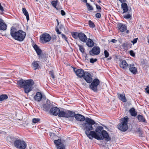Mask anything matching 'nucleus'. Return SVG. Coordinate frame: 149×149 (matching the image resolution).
<instances>
[{"label": "nucleus", "mask_w": 149, "mask_h": 149, "mask_svg": "<svg viewBox=\"0 0 149 149\" xmlns=\"http://www.w3.org/2000/svg\"><path fill=\"white\" fill-rule=\"evenodd\" d=\"M74 116L76 120L80 122H83L85 120V123L82 124L83 129L85 130V134L91 139L94 138L97 140H105L108 141L111 140L107 132L103 130V127L101 126L97 127L95 131H92L94 130L93 125L95 123L93 120L86 117L85 118L83 115L79 114H75L74 112Z\"/></svg>", "instance_id": "f257e3e1"}, {"label": "nucleus", "mask_w": 149, "mask_h": 149, "mask_svg": "<svg viewBox=\"0 0 149 149\" xmlns=\"http://www.w3.org/2000/svg\"><path fill=\"white\" fill-rule=\"evenodd\" d=\"M84 79L88 83L91 84L89 86V88L94 92L98 91V90L97 86L100 84L99 80L95 78L93 81V78L89 72H86L85 74L83 76Z\"/></svg>", "instance_id": "f03ea898"}, {"label": "nucleus", "mask_w": 149, "mask_h": 149, "mask_svg": "<svg viewBox=\"0 0 149 149\" xmlns=\"http://www.w3.org/2000/svg\"><path fill=\"white\" fill-rule=\"evenodd\" d=\"M10 34L15 40L22 42L25 39L26 33L22 30L17 31L15 27L12 26L11 28Z\"/></svg>", "instance_id": "7ed1b4c3"}, {"label": "nucleus", "mask_w": 149, "mask_h": 149, "mask_svg": "<svg viewBox=\"0 0 149 149\" xmlns=\"http://www.w3.org/2000/svg\"><path fill=\"white\" fill-rule=\"evenodd\" d=\"M34 84L33 81L31 79L27 80L21 79L17 81L18 85L24 89V92L26 93H28L31 91Z\"/></svg>", "instance_id": "20e7f679"}, {"label": "nucleus", "mask_w": 149, "mask_h": 149, "mask_svg": "<svg viewBox=\"0 0 149 149\" xmlns=\"http://www.w3.org/2000/svg\"><path fill=\"white\" fill-rule=\"evenodd\" d=\"M58 136L54 133H52L50 135V138L54 140V143L58 149H65V146L61 142V139H57Z\"/></svg>", "instance_id": "39448f33"}, {"label": "nucleus", "mask_w": 149, "mask_h": 149, "mask_svg": "<svg viewBox=\"0 0 149 149\" xmlns=\"http://www.w3.org/2000/svg\"><path fill=\"white\" fill-rule=\"evenodd\" d=\"M129 118L127 116L121 119V123L118 126V129L123 132L126 131L128 129V122Z\"/></svg>", "instance_id": "423d86ee"}, {"label": "nucleus", "mask_w": 149, "mask_h": 149, "mask_svg": "<svg viewBox=\"0 0 149 149\" xmlns=\"http://www.w3.org/2000/svg\"><path fill=\"white\" fill-rule=\"evenodd\" d=\"M74 114V112L70 110L64 109L63 111L60 110L58 116L59 117L68 118L70 117H73Z\"/></svg>", "instance_id": "0eeeda50"}, {"label": "nucleus", "mask_w": 149, "mask_h": 149, "mask_svg": "<svg viewBox=\"0 0 149 149\" xmlns=\"http://www.w3.org/2000/svg\"><path fill=\"white\" fill-rule=\"evenodd\" d=\"M34 49L36 52L37 54L39 55V59L42 62H44L47 60V57L45 54H41L42 51L38 46L36 45H34L33 46Z\"/></svg>", "instance_id": "6e6552de"}, {"label": "nucleus", "mask_w": 149, "mask_h": 149, "mask_svg": "<svg viewBox=\"0 0 149 149\" xmlns=\"http://www.w3.org/2000/svg\"><path fill=\"white\" fill-rule=\"evenodd\" d=\"M14 146L19 149H25L27 146V144L23 140L17 138L14 143Z\"/></svg>", "instance_id": "1a4fd4ad"}, {"label": "nucleus", "mask_w": 149, "mask_h": 149, "mask_svg": "<svg viewBox=\"0 0 149 149\" xmlns=\"http://www.w3.org/2000/svg\"><path fill=\"white\" fill-rule=\"evenodd\" d=\"M51 39V37L49 34L47 33H44L40 36V41L43 43H46L49 42Z\"/></svg>", "instance_id": "9d476101"}, {"label": "nucleus", "mask_w": 149, "mask_h": 149, "mask_svg": "<svg viewBox=\"0 0 149 149\" xmlns=\"http://www.w3.org/2000/svg\"><path fill=\"white\" fill-rule=\"evenodd\" d=\"M100 52V48L97 46H95L92 49L89 51V54L90 55L93 56L95 55H98Z\"/></svg>", "instance_id": "9b49d317"}, {"label": "nucleus", "mask_w": 149, "mask_h": 149, "mask_svg": "<svg viewBox=\"0 0 149 149\" xmlns=\"http://www.w3.org/2000/svg\"><path fill=\"white\" fill-rule=\"evenodd\" d=\"M45 97V95H42L40 92H37L34 96V99L35 101L39 102L41 101L42 98Z\"/></svg>", "instance_id": "f8f14e48"}, {"label": "nucleus", "mask_w": 149, "mask_h": 149, "mask_svg": "<svg viewBox=\"0 0 149 149\" xmlns=\"http://www.w3.org/2000/svg\"><path fill=\"white\" fill-rule=\"evenodd\" d=\"M74 70L76 75L80 78L83 77L86 73V72L82 69H78L76 70H75L74 69Z\"/></svg>", "instance_id": "ddd939ff"}, {"label": "nucleus", "mask_w": 149, "mask_h": 149, "mask_svg": "<svg viewBox=\"0 0 149 149\" xmlns=\"http://www.w3.org/2000/svg\"><path fill=\"white\" fill-rule=\"evenodd\" d=\"M59 111V109L57 107L52 108L50 111V113L55 116H58Z\"/></svg>", "instance_id": "4468645a"}, {"label": "nucleus", "mask_w": 149, "mask_h": 149, "mask_svg": "<svg viewBox=\"0 0 149 149\" xmlns=\"http://www.w3.org/2000/svg\"><path fill=\"white\" fill-rule=\"evenodd\" d=\"M17 138L13 136H7L6 139L9 143H13L14 145L15 141L17 140Z\"/></svg>", "instance_id": "2eb2a0df"}, {"label": "nucleus", "mask_w": 149, "mask_h": 149, "mask_svg": "<svg viewBox=\"0 0 149 149\" xmlns=\"http://www.w3.org/2000/svg\"><path fill=\"white\" fill-rule=\"evenodd\" d=\"M129 70L133 74H136L137 72V68L134 66V64L129 65Z\"/></svg>", "instance_id": "dca6fc26"}, {"label": "nucleus", "mask_w": 149, "mask_h": 149, "mask_svg": "<svg viewBox=\"0 0 149 149\" xmlns=\"http://www.w3.org/2000/svg\"><path fill=\"white\" fill-rule=\"evenodd\" d=\"M78 38L80 40L84 42H86L87 39L86 36L82 32L79 33Z\"/></svg>", "instance_id": "f3484780"}, {"label": "nucleus", "mask_w": 149, "mask_h": 149, "mask_svg": "<svg viewBox=\"0 0 149 149\" xmlns=\"http://www.w3.org/2000/svg\"><path fill=\"white\" fill-rule=\"evenodd\" d=\"M7 28V26L4 22V21L0 18V30L5 31Z\"/></svg>", "instance_id": "a211bd4d"}, {"label": "nucleus", "mask_w": 149, "mask_h": 149, "mask_svg": "<svg viewBox=\"0 0 149 149\" xmlns=\"http://www.w3.org/2000/svg\"><path fill=\"white\" fill-rule=\"evenodd\" d=\"M120 67L125 70H126L129 65L125 60L122 61L120 63Z\"/></svg>", "instance_id": "6ab92c4d"}, {"label": "nucleus", "mask_w": 149, "mask_h": 149, "mask_svg": "<svg viewBox=\"0 0 149 149\" xmlns=\"http://www.w3.org/2000/svg\"><path fill=\"white\" fill-rule=\"evenodd\" d=\"M39 62V61H34L32 62L31 64V67L34 70L38 69L40 68Z\"/></svg>", "instance_id": "aec40b11"}, {"label": "nucleus", "mask_w": 149, "mask_h": 149, "mask_svg": "<svg viewBox=\"0 0 149 149\" xmlns=\"http://www.w3.org/2000/svg\"><path fill=\"white\" fill-rule=\"evenodd\" d=\"M118 28L120 31L123 32L126 30L127 29V26L122 23H119L118 24Z\"/></svg>", "instance_id": "412c9836"}, {"label": "nucleus", "mask_w": 149, "mask_h": 149, "mask_svg": "<svg viewBox=\"0 0 149 149\" xmlns=\"http://www.w3.org/2000/svg\"><path fill=\"white\" fill-rule=\"evenodd\" d=\"M87 41H86V44L89 47H92L93 46L94 43L93 40L90 38L87 39Z\"/></svg>", "instance_id": "4be33fe9"}, {"label": "nucleus", "mask_w": 149, "mask_h": 149, "mask_svg": "<svg viewBox=\"0 0 149 149\" xmlns=\"http://www.w3.org/2000/svg\"><path fill=\"white\" fill-rule=\"evenodd\" d=\"M121 8L123 11V14L126 13L128 10V7L127 4L126 3H123L121 5Z\"/></svg>", "instance_id": "5701e85b"}, {"label": "nucleus", "mask_w": 149, "mask_h": 149, "mask_svg": "<svg viewBox=\"0 0 149 149\" xmlns=\"http://www.w3.org/2000/svg\"><path fill=\"white\" fill-rule=\"evenodd\" d=\"M129 112L131 116L135 117L137 115V112L135 111L134 108H132L129 110Z\"/></svg>", "instance_id": "b1692460"}, {"label": "nucleus", "mask_w": 149, "mask_h": 149, "mask_svg": "<svg viewBox=\"0 0 149 149\" xmlns=\"http://www.w3.org/2000/svg\"><path fill=\"white\" fill-rule=\"evenodd\" d=\"M118 95L120 100L123 102H125L127 101V100L125 96V94L124 95L120 94H118Z\"/></svg>", "instance_id": "393cba45"}, {"label": "nucleus", "mask_w": 149, "mask_h": 149, "mask_svg": "<svg viewBox=\"0 0 149 149\" xmlns=\"http://www.w3.org/2000/svg\"><path fill=\"white\" fill-rule=\"evenodd\" d=\"M22 12L24 15L26 17L27 20L28 21L29 19V16L28 12L25 8H22Z\"/></svg>", "instance_id": "a878e982"}, {"label": "nucleus", "mask_w": 149, "mask_h": 149, "mask_svg": "<svg viewBox=\"0 0 149 149\" xmlns=\"http://www.w3.org/2000/svg\"><path fill=\"white\" fill-rule=\"evenodd\" d=\"M137 118L139 122H145L146 121V119L143 116L140 114L137 116Z\"/></svg>", "instance_id": "bb28decb"}, {"label": "nucleus", "mask_w": 149, "mask_h": 149, "mask_svg": "<svg viewBox=\"0 0 149 149\" xmlns=\"http://www.w3.org/2000/svg\"><path fill=\"white\" fill-rule=\"evenodd\" d=\"M8 98V96L6 94L0 95V101L2 102L4 100H6Z\"/></svg>", "instance_id": "cd10ccee"}, {"label": "nucleus", "mask_w": 149, "mask_h": 149, "mask_svg": "<svg viewBox=\"0 0 149 149\" xmlns=\"http://www.w3.org/2000/svg\"><path fill=\"white\" fill-rule=\"evenodd\" d=\"M50 105L48 104H46L43 106L44 110L46 111H48L50 108Z\"/></svg>", "instance_id": "c85d7f7f"}, {"label": "nucleus", "mask_w": 149, "mask_h": 149, "mask_svg": "<svg viewBox=\"0 0 149 149\" xmlns=\"http://www.w3.org/2000/svg\"><path fill=\"white\" fill-rule=\"evenodd\" d=\"M79 35V33L76 32H72L71 33L72 37L75 39H77L78 38Z\"/></svg>", "instance_id": "c756f323"}, {"label": "nucleus", "mask_w": 149, "mask_h": 149, "mask_svg": "<svg viewBox=\"0 0 149 149\" xmlns=\"http://www.w3.org/2000/svg\"><path fill=\"white\" fill-rule=\"evenodd\" d=\"M124 18L126 19H128L131 20L132 19V15L130 14H128L126 15H124L123 16Z\"/></svg>", "instance_id": "7c9ffc66"}, {"label": "nucleus", "mask_w": 149, "mask_h": 149, "mask_svg": "<svg viewBox=\"0 0 149 149\" xmlns=\"http://www.w3.org/2000/svg\"><path fill=\"white\" fill-rule=\"evenodd\" d=\"M86 5L88 10H93V7L89 3L86 4Z\"/></svg>", "instance_id": "2f4dec72"}, {"label": "nucleus", "mask_w": 149, "mask_h": 149, "mask_svg": "<svg viewBox=\"0 0 149 149\" xmlns=\"http://www.w3.org/2000/svg\"><path fill=\"white\" fill-rule=\"evenodd\" d=\"M88 24L89 25V26L91 28H94L95 26V25L93 22L90 20L88 22Z\"/></svg>", "instance_id": "473e14b6"}, {"label": "nucleus", "mask_w": 149, "mask_h": 149, "mask_svg": "<svg viewBox=\"0 0 149 149\" xmlns=\"http://www.w3.org/2000/svg\"><path fill=\"white\" fill-rule=\"evenodd\" d=\"M58 1L57 0L53 1L51 2V4L53 7H54V8H56L58 3Z\"/></svg>", "instance_id": "72a5a7b5"}, {"label": "nucleus", "mask_w": 149, "mask_h": 149, "mask_svg": "<svg viewBox=\"0 0 149 149\" xmlns=\"http://www.w3.org/2000/svg\"><path fill=\"white\" fill-rule=\"evenodd\" d=\"M40 120V119L38 118H33L32 120V122L34 123H36Z\"/></svg>", "instance_id": "f704fd0d"}, {"label": "nucleus", "mask_w": 149, "mask_h": 149, "mask_svg": "<svg viewBox=\"0 0 149 149\" xmlns=\"http://www.w3.org/2000/svg\"><path fill=\"white\" fill-rule=\"evenodd\" d=\"M128 45V43L127 42H125L123 43L122 46L124 49L126 48Z\"/></svg>", "instance_id": "c9c22d12"}, {"label": "nucleus", "mask_w": 149, "mask_h": 149, "mask_svg": "<svg viewBox=\"0 0 149 149\" xmlns=\"http://www.w3.org/2000/svg\"><path fill=\"white\" fill-rule=\"evenodd\" d=\"M79 47L80 51L82 53H84V50L83 47L81 45H79Z\"/></svg>", "instance_id": "e433bc0d"}, {"label": "nucleus", "mask_w": 149, "mask_h": 149, "mask_svg": "<svg viewBox=\"0 0 149 149\" xmlns=\"http://www.w3.org/2000/svg\"><path fill=\"white\" fill-rule=\"evenodd\" d=\"M97 61V58L93 59V58H91L90 60V62L91 63H93Z\"/></svg>", "instance_id": "4c0bfd02"}, {"label": "nucleus", "mask_w": 149, "mask_h": 149, "mask_svg": "<svg viewBox=\"0 0 149 149\" xmlns=\"http://www.w3.org/2000/svg\"><path fill=\"white\" fill-rule=\"evenodd\" d=\"M104 56L106 58H107L109 56V53L108 52V51L107 50H104Z\"/></svg>", "instance_id": "58836bf2"}, {"label": "nucleus", "mask_w": 149, "mask_h": 149, "mask_svg": "<svg viewBox=\"0 0 149 149\" xmlns=\"http://www.w3.org/2000/svg\"><path fill=\"white\" fill-rule=\"evenodd\" d=\"M50 76L52 77V78L53 79H54L55 78L54 76V72L53 70L49 72V73Z\"/></svg>", "instance_id": "ea45409f"}, {"label": "nucleus", "mask_w": 149, "mask_h": 149, "mask_svg": "<svg viewBox=\"0 0 149 149\" xmlns=\"http://www.w3.org/2000/svg\"><path fill=\"white\" fill-rule=\"evenodd\" d=\"M61 35L62 36V38L64 39L66 41L68 42V40H67V38L65 35L63 34H61Z\"/></svg>", "instance_id": "a19ab883"}, {"label": "nucleus", "mask_w": 149, "mask_h": 149, "mask_svg": "<svg viewBox=\"0 0 149 149\" xmlns=\"http://www.w3.org/2000/svg\"><path fill=\"white\" fill-rule=\"evenodd\" d=\"M95 16L97 18H100L101 17V15L99 13H97L95 14Z\"/></svg>", "instance_id": "79ce46f5"}, {"label": "nucleus", "mask_w": 149, "mask_h": 149, "mask_svg": "<svg viewBox=\"0 0 149 149\" xmlns=\"http://www.w3.org/2000/svg\"><path fill=\"white\" fill-rule=\"evenodd\" d=\"M130 54L131 56L133 57H134L135 56V54L132 50H131L130 51Z\"/></svg>", "instance_id": "37998d69"}, {"label": "nucleus", "mask_w": 149, "mask_h": 149, "mask_svg": "<svg viewBox=\"0 0 149 149\" xmlns=\"http://www.w3.org/2000/svg\"><path fill=\"white\" fill-rule=\"evenodd\" d=\"M137 40H138V38H134L133 40L132 41V43L133 44H135L137 42Z\"/></svg>", "instance_id": "c03bdc74"}, {"label": "nucleus", "mask_w": 149, "mask_h": 149, "mask_svg": "<svg viewBox=\"0 0 149 149\" xmlns=\"http://www.w3.org/2000/svg\"><path fill=\"white\" fill-rule=\"evenodd\" d=\"M94 4L95 5L96 8L97 9L101 10V8L100 6L98 5L97 4H95V3H94Z\"/></svg>", "instance_id": "a18cd8bd"}, {"label": "nucleus", "mask_w": 149, "mask_h": 149, "mask_svg": "<svg viewBox=\"0 0 149 149\" xmlns=\"http://www.w3.org/2000/svg\"><path fill=\"white\" fill-rule=\"evenodd\" d=\"M61 14L62 16H64L65 15V12L63 10H61Z\"/></svg>", "instance_id": "49530a36"}, {"label": "nucleus", "mask_w": 149, "mask_h": 149, "mask_svg": "<svg viewBox=\"0 0 149 149\" xmlns=\"http://www.w3.org/2000/svg\"><path fill=\"white\" fill-rule=\"evenodd\" d=\"M145 90L146 91V93L149 94V88L148 86H147L145 89Z\"/></svg>", "instance_id": "de8ad7c7"}, {"label": "nucleus", "mask_w": 149, "mask_h": 149, "mask_svg": "<svg viewBox=\"0 0 149 149\" xmlns=\"http://www.w3.org/2000/svg\"><path fill=\"white\" fill-rule=\"evenodd\" d=\"M6 133L4 131L0 130V134H3L4 135L6 134Z\"/></svg>", "instance_id": "09e8293b"}, {"label": "nucleus", "mask_w": 149, "mask_h": 149, "mask_svg": "<svg viewBox=\"0 0 149 149\" xmlns=\"http://www.w3.org/2000/svg\"><path fill=\"white\" fill-rule=\"evenodd\" d=\"M56 31L58 34H59L61 33V32L59 31V30L58 28H57L56 29Z\"/></svg>", "instance_id": "8fccbe9b"}, {"label": "nucleus", "mask_w": 149, "mask_h": 149, "mask_svg": "<svg viewBox=\"0 0 149 149\" xmlns=\"http://www.w3.org/2000/svg\"><path fill=\"white\" fill-rule=\"evenodd\" d=\"M0 10L2 11L4 10L3 7L1 6V3H0Z\"/></svg>", "instance_id": "3c124183"}, {"label": "nucleus", "mask_w": 149, "mask_h": 149, "mask_svg": "<svg viewBox=\"0 0 149 149\" xmlns=\"http://www.w3.org/2000/svg\"><path fill=\"white\" fill-rule=\"evenodd\" d=\"M120 2L122 4L123 3H125L126 0H119Z\"/></svg>", "instance_id": "603ef678"}, {"label": "nucleus", "mask_w": 149, "mask_h": 149, "mask_svg": "<svg viewBox=\"0 0 149 149\" xmlns=\"http://www.w3.org/2000/svg\"><path fill=\"white\" fill-rule=\"evenodd\" d=\"M111 42L113 43H116L117 42V40L115 39H112L111 40Z\"/></svg>", "instance_id": "864d4df0"}, {"label": "nucleus", "mask_w": 149, "mask_h": 149, "mask_svg": "<svg viewBox=\"0 0 149 149\" xmlns=\"http://www.w3.org/2000/svg\"><path fill=\"white\" fill-rule=\"evenodd\" d=\"M81 1L84 3H86V4L87 3H87V0H81Z\"/></svg>", "instance_id": "5fc2aeb1"}, {"label": "nucleus", "mask_w": 149, "mask_h": 149, "mask_svg": "<svg viewBox=\"0 0 149 149\" xmlns=\"http://www.w3.org/2000/svg\"><path fill=\"white\" fill-rule=\"evenodd\" d=\"M56 10H59L60 9H62V8L61 7H56V8H55Z\"/></svg>", "instance_id": "6e6d98bb"}, {"label": "nucleus", "mask_w": 149, "mask_h": 149, "mask_svg": "<svg viewBox=\"0 0 149 149\" xmlns=\"http://www.w3.org/2000/svg\"><path fill=\"white\" fill-rule=\"evenodd\" d=\"M56 21H57V25H59V22L58 20L57 19H56Z\"/></svg>", "instance_id": "4d7b16f0"}, {"label": "nucleus", "mask_w": 149, "mask_h": 149, "mask_svg": "<svg viewBox=\"0 0 149 149\" xmlns=\"http://www.w3.org/2000/svg\"><path fill=\"white\" fill-rule=\"evenodd\" d=\"M97 2L98 3H101V1L100 0H99L97 1Z\"/></svg>", "instance_id": "13d9d810"}, {"label": "nucleus", "mask_w": 149, "mask_h": 149, "mask_svg": "<svg viewBox=\"0 0 149 149\" xmlns=\"http://www.w3.org/2000/svg\"><path fill=\"white\" fill-rule=\"evenodd\" d=\"M56 36H55V37L53 38V40H56Z\"/></svg>", "instance_id": "bf43d9fd"}, {"label": "nucleus", "mask_w": 149, "mask_h": 149, "mask_svg": "<svg viewBox=\"0 0 149 149\" xmlns=\"http://www.w3.org/2000/svg\"><path fill=\"white\" fill-rule=\"evenodd\" d=\"M90 1L91 2H93L94 1H95V0H90Z\"/></svg>", "instance_id": "052dcab7"}, {"label": "nucleus", "mask_w": 149, "mask_h": 149, "mask_svg": "<svg viewBox=\"0 0 149 149\" xmlns=\"http://www.w3.org/2000/svg\"><path fill=\"white\" fill-rule=\"evenodd\" d=\"M148 42L149 43V39H148Z\"/></svg>", "instance_id": "680f3d73"}, {"label": "nucleus", "mask_w": 149, "mask_h": 149, "mask_svg": "<svg viewBox=\"0 0 149 149\" xmlns=\"http://www.w3.org/2000/svg\"><path fill=\"white\" fill-rule=\"evenodd\" d=\"M82 84H83V85H85V84H84V83H83Z\"/></svg>", "instance_id": "e2e57ef3"}, {"label": "nucleus", "mask_w": 149, "mask_h": 149, "mask_svg": "<svg viewBox=\"0 0 149 149\" xmlns=\"http://www.w3.org/2000/svg\"><path fill=\"white\" fill-rule=\"evenodd\" d=\"M128 30H127V33H128Z\"/></svg>", "instance_id": "0e129e2a"}, {"label": "nucleus", "mask_w": 149, "mask_h": 149, "mask_svg": "<svg viewBox=\"0 0 149 149\" xmlns=\"http://www.w3.org/2000/svg\"><path fill=\"white\" fill-rule=\"evenodd\" d=\"M140 133L141 134H142V133H141V132L140 131Z\"/></svg>", "instance_id": "69168bd1"}, {"label": "nucleus", "mask_w": 149, "mask_h": 149, "mask_svg": "<svg viewBox=\"0 0 149 149\" xmlns=\"http://www.w3.org/2000/svg\"><path fill=\"white\" fill-rule=\"evenodd\" d=\"M138 131H140V130H138Z\"/></svg>", "instance_id": "338daca9"}, {"label": "nucleus", "mask_w": 149, "mask_h": 149, "mask_svg": "<svg viewBox=\"0 0 149 149\" xmlns=\"http://www.w3.org/2000/svg\"><path fill=\"white\" fill-rule=\"evenodd\" d=\"M86 57H87V56H86Z\"/></svg>", "instance_id": "774afa93"}]
</instances>
